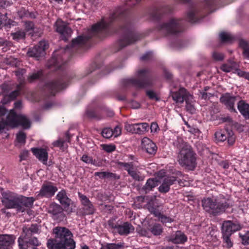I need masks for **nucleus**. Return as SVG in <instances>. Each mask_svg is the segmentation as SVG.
<instances>
[{"instance_id":"f257e3e1","label":"nucleus","mask_w":249,"mask_h":249,"mask_svg":"<svg viewBox=\"0 0 249 249\" xmlns=\"http://www.w3.org/2000/svg\"><path fill=\"white\" fill-rule=\"evenodd\" d=\"M54 238L48 240L47 247L49 249H74L75 242L73 234L66 227H56L53 229Z\"/></svg>"},{"instance_id":"f03ea898","label":"nucleus","mask_w":249,"mask_h":249,"mask_svg":"<svg viewBox=\"0 0 249 249\" xmlns=\"http://www.w3.org/2000/svg\"><path fill=\"white\" fill-rule=\"evenodd\" d=\"M2 203L7 209H15L18 212H24L31 208L35 201L33 197L18 196L8 192L3 194Z\"/></svg>"},{"instance_id":"7ed1b4c3","label":"nucleus","mask_w":249,"mask_h":249,"mask_svg":"<svg viewBox=\"0 0 249 249\" xmlns=\"http://www.w3.org/2000/svg\"><path fill=\"white\" fill-rule=\"evenodd\" d=\"M174 143L179 149L178 155L179 164L190 170H193L196 165V157L191 146L185 142L181 138H178Z\"/></svg>"},{"instance_id":"20e7f679","label":"nucleus","mask_w":249,"mask_h":249,"mask_svg":"<svg viewBox=\"0 0 249 249\" xmlns=\"http://www.w3.org/2000/svg\"><path fill=\"white\" fill-rule=\"evenodd\" d=\"M40 232L39 226L36 224L23 226L22 234L18 239L19 249H27L29 245L38 246L39 242L37 238L33 236Z\"/></svg>"},{"instance_id":"39448f33","label":"nucleus","mask_w":249,"mask_h":249,"mask_svg":"<svg viewBox=\"0 0 249 249\" xmlns=\"http://www.w3.org/2000/svg\"><path fill=\"white\" fill-rule=\"evenodd\" d=\"M115 15H112L110 17V21L108 22L105 20H103L96 24L93 25L90 30V35L88 36H80L76 38L73 39L71 42V46L72 47H76L80 46L84 44L93 36L95 35L99 32H104L106 31V30L108 27L110 22L112 21V19L114 18Z\"/></svg>"},{"instance_id":"423d86ee","label":"nucleus","mask_w":249,"mask_h":249,"mask_svg":"<svg viewBox=\"0 0 249 249\" xmlns=\"http://www.w3.org/2000/svg\"><path fill=\"white\" fill-rule=\"evenodd\" d=\"M202 204L204 210L213 215H217L223 213L226 209L231 206L227 201L223 202L210 197L203 199Z\"/></svg>"},{"instance_id":"0eeeda50","label":"nucleus","mask_w":249,"mask_h":249,"mask_svg":"<svg viewBox=\"0 0 249 249\" xmlns=\"http://www.w3.org/2000/svg\"><path fill=\"white\" fill-rule=\"evenodd\" d=\"M137 78H131L125 80L126 84H131L134 86L145 89L154 85V78L148 69L140 70L137 72Z\"/></svg>"},{"instance_id":"6e6552de","label":"nucleus","mask_w":249,"mask_h":249,"mask_svg":"<svg viewBox=\"0 0 249 249\" xmlns=\"http://www.w3.org/2000/svg\"><path fill=\"white\" fill-rule=\"evenodd\" d=\"M160 32L164 35H176L182 32L181 20L179 18H171L161 23L158 26Z\"/></svg>"},{"instance_id":"1a4fd4ad","label":"nucleus","mask_w":249,"mask_h":249,"mask_svg":"<svg viewBox=\"0 0 249 249\" xmlns=\"http://www.w3.org/2000/svg\"><path fill=\"white\" fill-rule=\"evenodd\" d=\"M5 121L8 126L12 128L20 125L24 128L28 129L31 126V121L26 116L23 115H17L13 109L10 110Z\"/></svg>"},{"instance_id":"9d476101","label":"nucleus","mask_w":249,"mask_h":249,"mask_svg":"<svg viewBox=\"0 0 249 249\" xmlns=\"http://www.w3.org/2000/svg\"><path fill=\"white\" fill-rule=\"evenodd\" d=\"M122 30L125 33L118 42L120 49L140 40L143 37L142 34L134 33L125 28H123Z\"/></svg>"},{"instance_id":"9b49d317","label":"nucleus","mask_w":249,"mask_h":249,"mask_svg":"<svg viewBox=\"0 0 249 249\" xmlns=\"http://www.w3.org/2000/svg\"><path fill=\"white\" fill-rule=\"evenodd\" d=\"M61 54H69L68 53L67 49H60L55 51L51 59L47 63V67L49 68L54 66L56 68H60L62 64L65 63L64 57Z\"/></svg>"},{"instance_id":"f8f14e48","label":"nucleus","mask_w":249,"mask_h":249,"mask_svg":"<svg viewBox=\"0 0 249 249\" xmlns=\"http://www.w3.org/2000/svg\"><path fill=\"white\" fill-rule=\"evenodd\" d=\"M57 187L54 185V183L51 182H44L40 190L36 193L37 198L40 197L50 198L53 196L57 191Z\"/></svg>"},{"instance_id":"ddd939ff","label":"nucleus","mask_w":249,"mask_h":249,"mask_svg":"<svg viewBox=\"0 0 249 249\" xmlns=\"http://www.w3.org/2000/svg\"><path fill=\"white\" fill-rule=\"evenodd\" d=\"M48 47V44L45 40H42L33 48L29 49L27 54L29 56L36 58L43 57L45 54V50Z\"/></svg>"},{"instance_id":"4468645a","label":"nucleus","mask_w":249,"mask_h":249,"mask_svg":"<svg viewBox=\"0 0 249 249\" xmlns=\"http://www.w3.org/2000/svg\"><path fill=\"white\" fill-rule=\"evenodd\" d=\"M82 207V213L85 215L92 214L95 211V208L92 203L85 195L80 192L78 193Z\"/></svg>"},{"instance_id":"2eb2a0df","label":"nucleus","mask_w":249,"mask_h":249,"mask_svg":"<svg viewBox=\"0 0 249 249\" xmlns=\"http://www.w3.org/2000/svg\"><path fill=\"white\" fill-rule=\"evenodd\" d=\"M55 31L61 35V39L66 41L71 36L72 31L68 26L61 19H58L55 23Z\"/></svg>"},{"instance_id":"dca6fc26","label":"nucleus","mask_w":249,"mask_h":249,"mask_svg":"<svg viewBox=\"0 0 249 249\" xmlns=\"http://www.w3.org/2000/svg\"><path fill=\"white\" fill-rule=\"evenodd\" d=\"M242 228L241 225L238 222L225 220L222 224L221 232L230 233L231 235L234 232L240 231Z\"/></svg>"},{"instance_id":"f3484780","label":"nucleus","mask_w":249,"mask_h":249,"mask_svg":"<svg viewBox=\"0 0 249 249\" xmlns=\"http://www.w3.org/2000/svg\"><path fill=\"white\" fill-rule=\"evenodd\" d=\"M148 126V124L146 123L135 124H130L126 123H125L124 128L127 132L142 134L147 131Z\"/></svg>"},{"instance_id":"a211bd4d","label":"nucleus","mask_w":249,"mask_h":249,"mask_svg":"<svg viewBox=\"0 0 249 249\" xmlns=\"http://www.w3.org/2000/svg\"><path fill=\"white\" fill-rule=\"evenodd\" d=\"M238 97L233 96L229 93H226L223 94L220 98V101L224 104L226 107L231 111L236 112V110L234 107V103L237 100Z\"/></svg>"},{"instance_id":"6ab92c4d","label":"nucleus","mask_w":249,"mask_h":249,"mask_svg":"<svg viewBox=\"0 0 249 249\" xmlns=\"http://www.w3.org/2000/svg\"><path fill=\"white\" fill-rule=\"evenodd\" d=\"M56 198L64 207L66 211H72V209L70 207L72 201L71 199L68 197L66 192L64 190H62L58 192L56 196Z\"/></svg>"},{"instance_id":"aec40b11","label":"nucleus","mask_w":249,"mask_h":249,"mask_svg":"<svg viewBox=\"0 0 249 249\" xmlns=\"http://www.w3.org/2000/svg\"><path fill=\"white\" fill-rule=\"evenodd\" d=\"M48 212L53 215L54 219L59 221L62 220L65 216L62 207L56 203H53L50 205Z\"/></svg>"},{"instance_id":"412c9836","label":"nucleus","mask_w":249,"mask_h":249,"mask_svg":"<svg viewBox=\"0 0 249 249\" xmlns=\"http://www.w3.org/2000/svg\"><path fill=\"white\" fill-rule=\"evenodd\" d=\"M190 94L185 89L181 88L178 91L171 92V96L172 99L176 103L182 104L186 100L188 95Z\"/></svg>"},{"instance_id":"4be33fe9","label":"nucleus","mask_w":249,"mask_h":249,"mask_svg":"<svg viewBox=\"0 0 249 249\" xmlns=\"http://www.w3.org/2000/svg\"><path fill=\"white\" fill-rule=\"evenodd\" d=\"M15 239L13 235L0 234V249H9Z\"/></svg>"},{"instance_id":"5701e85b","label":"nucleus","mask_w":249,"mask_h":249,"mask_svg":"<svg viewBox=\"0 0 249 249\" xmlns=\"http://www.w3.org/2000/svg\"><path fill=\"white\" fill-rule=\"evenodd\" d=\"M143 149L150 155H155L157 150V147L155 143L147 138H144L142 140Z\"/></svg>"},{"instance_id":"b1692460","label":"nucleus","mask_w":249,"mask_h":249,"mask_svg":"<svg viewBox=\"0 0 249 249\" xmlns=\"http://www.w3.org/2000/svg\"><path fill=\"white\" fill-rule=\"evenodd\" d=\"M66 87V84L61 80L57 81H51L46 85V88L51 91V95H54L55 93L60 89H62Z\"/></svg>"},{"instance_id":"393cba45","label":"nucleus","mask_w":249,"mask_h":249,"mask_svg":"<svg viewBox=\"0 0 249 249\" xmlns=\"http://www.w3.org/2000/svg\"><path fill=\"white\" fill-rule=\"evenodd\" d=\"M21 85L22 83L20 82L19 84L17 85V89L16 90L8 94H6L4 96L1 101L2 105H5L11 102V101L15 100L17 97L19 96L21 90Z\"/></svg>"},{"instance_id":"a878e982","label":"nucleus","mask_w":249,"mask_h":249,"mask_svg":"<svg viewBox=\"0 0 249 249\" xmlns=\"http://www.w3.org/2000/svg\"><path fill=\"white\" fill-rule=\"evenodd\" d=\"M176 180V178L173 176L164 178L161 184L159 187V191L162 193L168 192L170 186L174 184Z\"/></svg>"},{"instance_id":"bb28decb","label":"nucleus","mask_w":249,"mask_h":249,"mask_svg":"<svg viewBox=\"0 0 249 249\" xmlns=\"http://www.w3.org/2000/svg\"><path fill=\"white\" fill-rule=\"evenodd\" d=\"M166 240L175 244H181L187 241V237L183 232L178 231L167 236Z\"/></svg>"},{"instance_id":"cd10ccee","label":"nucleus","mask_w":249,"mask_h":249,"mask_svg":"<svg viewBox=\"0 0 249 249\" xmlns=\"http://www.w3.org/2000/svg\"><path fill=\"white\" fill-rule=\"evenodd\" d=\"M227 64L230 68L231 71L233 70H236L238 76L249 81V72L239 69V65L237 63L232 60H229L228 61Z\"/></svg>"},{"instance_id":"c85d7f7f","label":"nucleus","mask_w":249,"mask_h":249,"mask_svg":"<svg viewBox=\"0 0 249 249\" xmlns=\"http://www.w3.org/2000/svg\"><path fill=\"white\" fill-rule=\"evenodd\" d=\"M32 152L39 160L42 162L44 164L47 163L48 160V153L46 149L43 148H32Z\"/></svg>"},{"instance_id":"c756f323","label":"nucleus","mask_w":249,"mask_h":249,"mask_svg":"<svg viewBox=\"0 0 249 249\" xmlns=\"http://www.w3.org/2000/svg\"><path fill=\"white\" fill-rule=\"evenodd\" d=\"M237 108L246 119H249V104L244 100H240L237 104Z\"/></svg>"},{"instance_id":"7c9ffc66","label":"nucleus","mask_w":249,"mask_h":249,"mask_svg":"<svg viewBox=\"0 0 249 249\" xmlns=\"http://www.w3.org/2000/svg\"><path fill=\"white\" fill-rule=\"evenodd\" d=\"M134 229L132 225L128 222L124 223L123 225H119L116 231L120 235H127L131 231H134Z\"/></svg>"},{"instance_id":"2f4dec72","label":"nucleus","mask_w":249,"mask_h":249,"mask_svg":"<svg viewBox=\"0 0 249 249\" xmlns=\"http://www.w3.org/2000/svg\"><path fill=\"white\" fill-rule=\"evenodd\" d=\"M198 10L195 8L191 9L187 13V18L191 23H196L198 21Z\"/></svg>"},{"instance_id":"473e14b6","label":"nucleus","mask_w":249,"mask_h":249,"mask_svg":"<svg viewBox=\"0 0 249 249\" xmlns=\"http://www.w3.org/2000/svg\"><path fill=\"white\" fill-rule=\"evenodd\" d=\"M158 180L157 178H149L142 188V189L145 191V193H147L152 189L157 186L158 184Z\"/></svg>"},{"instance_id":"72a5a7b5","label":"nucleus","mask_w":249,"mask_h":249,"mask_svg":"<svg viewBox=\"0 0 249 249\" xmlns=\"http://www.w3.org/2000/svg\"><path fill=\"white\" fill-rule=\"evenodd\" d=\"M239 46L243 49V55L245 58L249 59V44L248 41L241 39L239 41Z\"/></svg>"},{"instance_id":"f704fd0d","label":"nucleus","mask_w":249,"mask_h":249,"mask_svg":"<svg viewBox=\"0 0 249 249\" xmlns=\"http://www.w3.org/2000/svg\"><path fill=\"white\" fill-rule=\"evenodd\" d=\"M67 140H64L62 139H59L57 141L54 142H53V145L54 146L60 147V148L62 149H64L66 148L67 146L65 144V143L67 142H70V136L68 132H67L66 134Z\"/></svg>"},{"instance_id":"c9c22d12","label":"nucleus","mask_w":249,"mask_h":249,"mask_svg":"<svg viewBox=\"0 0 249 249\" xmlns=\"http://www.w3.org/2000/svg\"><path fill=\"white\" fill-rule=\"evenodd\" d=\"M193 96L190 94V95H188V97H187V98H186V100H185L186 104V110L192 114L194 113L196 110L195 107L193 104Z\"/></svg>"},{"instance_id":"e433bc0d","label":"nucleus","mask_w":249,"mask_h":249,"mask_svg":"<svg viewBox=\"0 0 249 249\" xmlns=\"http://www.w3.org/2000/svg\"><path fill=\"white\" fill-rule=\"evenodd\" d=\"M43 75L42 70L35 71L29 74L27 80L30 83H33L36 80L39 79Z\"/></svg>"},{"instance_id":"4c0bfd02","label":"nucleus","mask_w":249,"mask_h":249,"mask_svg":"<svg viewBox=\"0 0 249 249\" xmlns=\"http://www.w3.org/2000/svg\"><path fill=\"white\" fill-rule=\"evenodd\" d=\"M227 138L226 130H219L214 133V139L216 142H222L225 141Z\"/></svg>"},{"instance_id":"58836bf2","label":"nucleus","mask_w":249,"mask_h":249,"mask_svg":"<svg viewBox=\"0 0 249 249\" xmlns=\"http://www.w3.org/2000/svg\"><path fill=\"white\" fill-rule=\"evenodd\" d=\"M124 247V243H108L106 245L102 246L101 249H122Z\"/></svg>"},{"instance_id":"ea45409f","label":"nucleus","mask_w":249,"mask_h":249,"mask_svg":"<svg viewBox=\"0 0 249 249\" xmlns=\"http://www.w3.org/2000/svg\"><path fill=\"white\" fill-rule=\"evenodd\" d=\"M11 36L13 39L16 41L24 39L26 36L25 32L22 30H18L14 33H12Z\"/></svg>"},{"instance_id":"a19ab883","label":"nucleus","mask_w":249,"mask_h":249,"mask_svg":"<svg viewBox=\"0 0 249 249\" xmlns=\"http://www.w3.org/2000/svg\"><path fill=\"white\" fill-rule=\"evenodd\" d=\"M222 235V238L224 246L228 248H230L233 246V242L231 240L230 233H226L224 232H221Z\"/></svg>"},{"instance_id":"79ce46f5","label":"nucleus","mask_w":249,"mask_h":249,"mask_svg":"<svg viewBox=\"0 0 249 249\" xmlns=\"http://www.w3.org/2000/svg\"><path fill=\"white\" fill-rule=\"evenodd\" d=\"M150 231L154 235H159L162 232L163 229L160 224H155L150 228Z\"/></svg>"},{"instance_id":"37998d69","label":"nucleus","mask_w":249,"mask_h":249,"mask_svg":"<svg viewBox=\"0 0 249 249\" xmlns=\"http://www.w3.org/2000/svg\"><path fill=\"white\" fill-rule=\"evenodd\" d=\"M227 134V141L230 146L233 145L235 141V136L231 130L226 129Z\"/></svg>"},{"instance_id":"c03bdc74","label":"nucleus","mask_w":249,"mask_h":249,"mask_svg":"<svg viewBox=\"0 0 249 249\" xmlns=\"http://www.w3.org/2000/svg\"><path fill=\"white\" fill-rule=\"evenodd\" d=\"M86 113L89 118L96 120H100L103 118L102 115L100 113L96 112L94 110H88Z\"/></svg>"},{"instance_id":"a18cd8bd","label":"nucleus","mask_w":249,"mask_h":249,"mask_svg":"<svg viewBox=\"0 0 249 249\" xmlns=\"http://www.w3.org/2000/svg\"><path fill=\"white\" fill-rule=\"evenodd\" d=\"M220 38L222 42H229L232 39L231 35L226 32H221L219 34Z\"/></svg>"},{"instance_id":"49530a36","label":"nucleus","mask_w":249,"mask_h":249,"mask_svg":"<svg viewBox=\"0 0 249 249\" xmlns=\"http://www.w3.org/2000/svg\"><path fill=\"white\" fill-rule=\"evenodd\" d=\"M81 160L87 164L97 165L95 160H93L91 157L87 155H83L81 157Z\"/></svg>"},{"instance_id":"de8ad7c7","label":"nucleus","mask_w":249,"mask_h":249,"mask_svg":"<svg viewBox=\"0 0 249 249\" xmlns=\"http://www.w3.org/2000/svg\"><path fill=\"white\" fill-rule=\"evenodd\" d=\"M165 8H158L154 12L153 17L156 19H159L165 13Z\"/></svg>"},{"instance_id":"09e8293b","label":"nucleus","mask_w":249,"mask_h":249,"mask_svg":"<svg viewBox=\"0 0 249 249\" xmlns=\"http://www.w3.org/2000/svg\"><path fill=\"white\" fill-rule=\"evenodd\" d=\"M239 236L242 239V243L243 245H249V231L246 232L244 234L239 233Z\"/></svg>"},{"instance_id":"8fccbe9b","label":"nucleus","mask_w":249,"mask_h":249,"mask_svg":"<svg viewBox=\"0 0 249 249\" xmlns=\"http://www.w3.org/2000/svg\"><path fill=\"white\" fill-rule=\"evenodd\" d=\"M146 94L151 100H155L157 101L160 100V98L158 97L156 93L152 90H147Z\"/></svg>"},{"instance_id":"3c124183","label":"nucleus","mask_w":249,"mask_h":249,"mask_svg":"<svg viewBox=\"0 0 249 249\" xmlns=\"http://www.w3.org/2000/svg\"><path fill=\"white\" fill-rule=\"evenodd\" d=\"M102 135L104 138L109 139L112 136L113 131L109 128H105L102 130Z\"/></svg>"},{"instance_id":"603ef678","label":"nucleus","mask_w":249,"mask_h":249,"mask_svg":"<svg viewBox=\"0 0 249 249\" xmlns=\"http://www.w3.org/2000/svg\"><path fill=\"white\" fill-rule=\"evenodd\" d=\"M26 134L25 133L20 131L17 134V140L19 143H24L26 140Z\"/></svg>"},{"instance_id":"864d4df0","label":"nucleus","mask_w":249,"mask_h":249,"mask_svg":"<svg viewBox=\"0 0 249 249\" xmlns=\"http://www.w3.org/2000/svg\"><path fill=\"white\" fill-rule=\"evenodd\" d=\"M119 165L123 167L124 168L125 170H126L128 173L132 169H133V165L132 163H126V162H120L119 163Z\"/></svg>"},{"instance_id":"5fc2aeb1","label":"nucleus","mask_w":249,"mask_h":249,"mask_svg":"<svg viewBox=\"0 0 249 249\" xmlns=\"http://www.w3.org/2000/svg\"><path fill=\"white\" fill-rule=\"evenodd\" d=\"M128 173L134 179L136 180L140 181L143 180V178L139 175L138 173L134 171L133 169L130 170V171Z\"/></svg>"},{"instance_id":"6e6d98bb","label":"nucleus","mask_w":249,"mask_h":249,"mask_svg":"<svg viewBox=\"0 0 249 249\" xmlns=\"http://www.w3.org/2000/svg\"><path fill=\"white\" fill-rule=\"evenodd\" d=\"M160 221L163 223H171L174 220L166 215L160 213V215L158 217Z\"/></svg>"},{"instance_id":"4d7b16f0","label":"nucleus","mask_w":249,"mask_h":249,"mask_svg":"<svg viewBox=\"0 0 249 249\" xmlns=\"http://www.w3.org/2000/svg\"><path fill=\"white\" fill-rule=\"evenodd\" d=\"M148 209L149 211L152 214H153L156 217H159L160 215V212L155 208L152 205H149L148 207Z\"/></svg>"},{"instance_id":"13d9d810","label":"nucleus","mask_w":249,"mask_h":249,"mask_svg":"<svg viewBox=\"0 0 249 249\" xmlns=\"http://www.w3.org/2000/svg\"><path fill=\"white\" fill-rule=\"evenodd\" d=\"M213 58L216 61H221L224 58V55L220 53L214 52L212 54Z\"/></svg>"},{"instance_id":"bf43d9fd","label":"nucleus","mask_w":249,"mask_h":249,"mask_svg":"<svg viewBox=\"0 0 249 249\" xmlns=\"http://www.w3.org/2000/svg\"><path fill=\"white\" fill-rule=\"evenodd\" d=\"M106 178L110 179V180H116L120 178V176L116 175V174L107 172Z\"/></svg>"},{"instance_id":"052dcab7","label":"nucleus","mask_w":249,"mask_h":249,"mask_svg":"<svg viewBox=\"0 0 249 249\" xmlns=\"http://www.w3.org/2000/svg\"><path fill=\"white\" fill-rule=\"evenodd\" d=\"M205 3L208 8L211 9L213 6L217 5L218 1L217 0H205Z\"/></svg>"},{"instance_id":"680f3d73","label":"nucleus","mask_w":249,"mask_h":249,"mask_svg":"<svg viewBox=\"0 0 249 249\" xmlns=\"http://www.w3.org/2000/svg\"><path fill=\"white\" fill-rule=\"evenodd\" d=\"M107 223L110 228L113 229L116 231L119 225L115 222L114 219H110L108 221Z\"/></svg>"},{"instance_id":"e2e57ef3","label":"nucleus","mask_w":249,"mask_h":249,"mask_svg":"<svg viewBox=\"0 0 249 249\" xmlns=\"http://www.w3.org/2000/svg\"><path fill=\"white\" fill-rule=\"evenodd\" d=\"M14 22L10 19H4V28L6 29L11 28V26H14L13 24Z\"/></svg>"},{"instance_id":"0e129e2a","label":"nucleus","mask_w":249,"mask_h":249,"mask_svg":"<svg viewBox=\"0 0 249 249\" xmlns=\"http://www.w3.org/2000/svg\"><path fill=\"white\" fill-rule=\"evenodd\" d=\"M25 28L27 31L33 30L34 28V24L32 21L25 22Z\"/></svg>"},{"instance_id":"69168bd1","label":"nucleus","mask_w":249,"mask_h":249,"mask_svg":"<svg viewBox=\"0 0 249 249\" xmlns=\"http://www.w3.org/2000/svg\"><path fill=\"white\" fill-rule=\"evenodd\" d=\"M200 94L201 96V98L203 99H209L210 97L212 96L213 95L211 93H207L206 91H204L203 90L200 91Z\"/></svg>"},{"instance_id":"338daca9","label":"nucleus","mask_w":249,"mask_h":249,"mask_svg":"<svg viewBox=\"0 0 249 249\" xmlns=\"http://www.w3.org/2000/svg\"><path fill=\"white\" fill-rule=\"evenodd\" d=\"M103 148L107 152H111L115 150V146L113 145H104Z\"/></svg>"},{"instance_id":"774afa93","label":"nucleus","mask_w":249,"mask_h":249,"mask_svg":"<svg viewBox=\"0 0 249 249\" xmlns=\"http://www.w3.org/2000/svg\"><path fill=\"white\" fill-rule=\"evenodd\" d=\"M28 12V11L26 10L24 8H22L18 11V13L20 18H22L23 17H27Z\"/></svg>"}]
</instances>
